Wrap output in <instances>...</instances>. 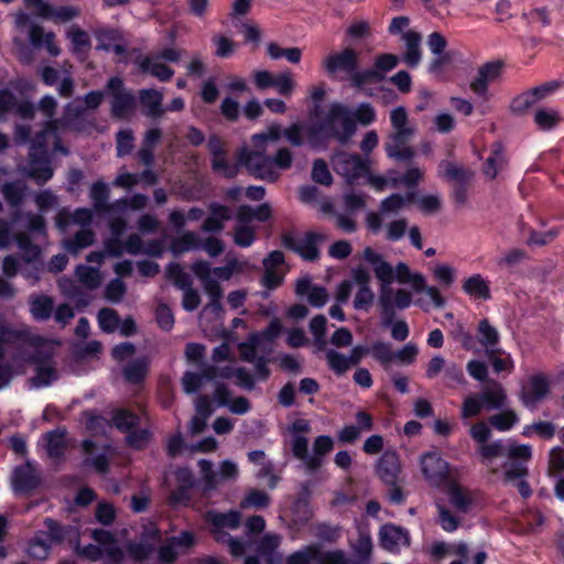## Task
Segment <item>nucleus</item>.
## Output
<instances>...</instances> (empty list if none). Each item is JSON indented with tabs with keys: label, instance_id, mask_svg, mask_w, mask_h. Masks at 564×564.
<instances>
[{
	"label": "nucleus",
	"instance_id": "obj_29",
	"mask_svg": "<svg viewBox=\"0 0 564 564\" xmlns=\"http://www.w3.org/2000/svg\"><path fill=\"white\" fill-rule=\"evenodd\" d=\"M83 453L86 455L85 464L95 468L99 474H107L109 471V458L106 453L93 456L97 444L89 438H86L80 444Z\"/></svg>",
	"mask_w": 564,
	"mask_h": 564
},
{
	"label": "nucleus",
	"instance_id": "obj_30",
	"mask_svg": "<svg viewBox=\"0 0 564 564\" xmlns=\"http://www.w3.org/2000/svg\"><path fill=\"white\" fill-rule=\"evenodd\" d=\"M207 521L214 527L213 530L223 531L221 529H237L241 522V513L237 510H229L227 512L208 511L206 514Z\"/></svg>",
	"mask_w": 564,
	"mask_h": 564
},
{
	"label": "nucleus",
	"instance_id": "obj_14",
	"mask_svg": "<svg viewBox=\"0 0 564 564\" xmlns=\"http://www.w3.org/2000/svg\"><path fill=\"white\" fill-rule=\"evenodd\" d=\"M12 489L18 495L33 492L41 484L40 476L31 462L17 466L12 471Z\"/></svg>",
	"mask_w": 564,
	"mask_h": 564
},
{
	"label": "nucleus",
	"instance_id": "obj_4",
	"mask_svg": "<svg viewBox=\"0 0 564 564\" xmlns=\"http://www.w3.org/2000/svg\"><path fill=\"white\" fill-rule=\"evenodd\" d=\"M390 123L392 132L384 142L388 158L405 166V172L401 176H423L424 171L415 161L416 152L410 145L414 129L408 126L409 115L405 107L399 106L390 112Z\"/></svg>",
	"mask_w": 564,
	"mask_h": 564
},
{
	"label": "nucleus",
	"instance_id": "obj_3",
	"mask_svg": "<svg viewBox=\"0 0 564 564\" xmlns=\"http://www.w3.org/2000/svg\"><path fill=\"white\" fill-rule=\"evenodd\" d=\"M356 132L349 107L333 102L325 116L306 128V142L314 150H324L332 140L347 143Z\"/></svg>",
	"mask_w": 564,
	"mask_h": 564
},
{
	"label": "nucleus",
	"instance_id": "obj_33",
	"mask_svg": "<svg viewBox=\"0 0 564 564\" xmlns=\"http://www.w3.org/2000/svg\"><path fill=\"white\" fill-rule=\"evenodd\" d=\"M30 312L37 322L50 319L54 312L53 299L44 294L32 296L30 300Z\"/></svg>",
	"mask_w": 564,
	"mask_h": 564
},
{
	"label": "nucleus",
	"instance_id": "obj_52",
	"mask_svg": "<svg viewBox=\"0 0 564 564\" xmlns=\"http://www.w3.org/2000/svg\"><path fill=\"white\" fill-rule=\"evenodd\" d=\"M561 118L556 110L553 109H539L534 115V122L541 130H551L555 128Z\"/></svg>",
	"mask_w": 564,
	"mask_h": 564
},
{
	"label": "nucleus",
	"instance_id": "obj_27",
	"mask_svg": "<svg viewBox=\"0 0 564 564\" xmlns=\"http://www.w3.org/2000/svg\"><path fill=\"white\" fill-rule=\"evenodd\" d=\"M141 105L147 108L145 115L151 118H161L165 110L162 107L163 94L154 88H143L139 90Z\"/></svg>",
	"mask_w": 564,
	"mask_h": 564
},
{
	"label": "nucleus",
	"instance_id": "obj_12",
	"mask_svg": "<svg viewBox=\"0 0 564 564\" xmlns=\"http://www.w3.org/2000/svg\"><path fill=\"white\" fill-rule=\"evenodd\" d=\"M333 165L339 176H375L369 161L357 153L341 152L333 159Z\"/></svg>",
	"mask_w": 564,
	"mask_h": 564
},
{
	"label": "nucleus",
	"instance_id": "obj_23",
	"mask_svg": "<svg viewBox=\"0 0 564 564\" xmlns=\"http://www.w3.org/2000/svg\"><path fill=\"white\" fill-rule=\"evenodd\" d=\"M379 540L382 549L393 552L400 544H409V534L405 529L387 523L380 529Z\"/></svg>",
	"mask_w": 564,
	"mask_h": 564
},
{
	"label": "nucleus",
	"instance_id": "obj_40",
	"mask_svg": "<svg viewBox=\"0 0 564 564\" xmlns=\"http://www.w3.org/2000/svg\"><path fill=\"white\" fill-rule=\"evenodd\" d=\"M486 356L490 361L494 371L500 373L502 371L511 372L513 369V361L509 354L505 352L499 347L486 351Z\"/></svg>",
	"mask_w": 564,
	"mask_h": 564
},
{
	"label": "nucleus",
	"instance_id": "obj_6",
	"mask_svg": "<svg viewBox=\"0 0 564 564\" xmlns=\"http://www.w3.org/2000/svg\"><path fill=\"white\" fill-rule=\"evenodd\" d=\"M369 184L376 187H382L391 183L393 187L404 185L406 188L405 195L391 194L386 197L380 204V212L391 213L397 212L405 206V204L414 203L417 198L416 188L422 178H366Z\"/></svg>",
	"mask_w": 564,
	"mask_h": 564
},
{
	"label": "nucleus",
	"instance_id": "obj_10",
	"mask_svg": "<svg viewBox=\"0 0 564 564\" xmlns=\"http://www.w3.org/2000/svg\"><path fill=\"white\" fill-rule=\"evenodd\" d=\"M551 393V382L546 375L539 372L530 376L522 383L519 400L529 410H535L538 404Z\"/></svg>",
	"mask_w": 564,
	"mask_h": 564
},
{
	"label": "nucleus",
	"instance_id": "obj_5",
	"mask_svg": "<svg viewBox=\"0 0 564 564\" xmlns=\"http://www.w3.org/2000/svg\"><path fill=\"white\" fill-rule=\"evenodd\" d=\"M322 67L329 78L348 79L351 87L361 89L364 85L356 83L359 70V54L355 48L346 47L339 52L330 53L322 61Z\"/></svg>",
	"mask_w": 564,
	"mask_h": 564
},
{
	"label": "nucleus",
	"instance_id": "obj_25",
	"mask_svg": "<svg viewBox=\"0 0 564 564\" xmlns=\"http://www.w3.org/2000/svg\"><path fill=\"white\" fill-rule=\"evenodd\" d=\"M402 39L405 42V52L403 54V62L410 68H416L422 59L421 41L422 36L419 32L408 31L404 32Z\"/></svg>",
	"mask_w": 564,
	"mask_h": 564
},
{
	"label": "nucleus",
	"instance_id": "obj_31",
	"mask_svg": "<svg viewBox=\"0 0 564 564\" xmlns=\"http://www.w3.org/2000/svg\"><path fill=\"white\" fill-rule=\"evenodd\" d=\"M477 341L485 348V351L495 349L500 344V334L488 318L480 319L477 325Z\"/></svg>",
	"mask_w": 564,
	"mask_h": 564
},
{
	"label": "nucleus",
	"instance_id": "obj_21",
	"mask_svg": "<svg viewBox=\"0 0 564 564\" xmlns=\"http://www.w3.org/2000/svg\"><path fill=\"white\" fill-rule=\"evenodd\" d=\"M207 150L210 155V165L214 172H228L230 163L226 142L218 134H210L207 140Z\"/></svg>",
	"mask_w": 564,
	"mask_h": 564
},
{
	"label": "nucleus",
	"instance_id": "obj_49",
	"mask_svg": "<svg viewBox=\"0 0 564 564\" xmlns=\"http://www.w3.org/2000/svg\"><path fill=\"white\" fill-rule=\"evenodd\" d=\"M127 551L134 562H142L151 556L154 551V545L145 541L143 536L140 542H130L127 545Z\"/></svg>",
	"mask_w": 564,
	"mask_h": 564
},
{
	"label": "nucleus",
	"instance_id": "obj_32",
	"mask_svg": "<svg viewBox=\"0 0 564 564\" xmlns=\"http://www.w3.org/2000/svg\"><path fill=\"white\" fill-rule=\"evenodd\" d=\"M138 67L143 74H151L162 83H167L174 75V69L162 63H152L150 56H143L137 62Z\"/></svg>",
	"mask_w": 564,
	"mask_h": 564
},
{
	"label": "nucleus",
	"instance_id": "obj_61",
	"mask_svg": "<svg viewBox=\"0 0 564 564\" xmlns=\"http://www.w3.org/2000/svg\"><path fill=\"white\" fill-rule=\"evenodd\" d=\"M158 326L164 332H171L175 324L174 314L165 303H160L154 312Z\"/></svg>",
	"mask_w": 564,
	"mask_h": 564
},
{
	"label": "nucleus",
	"instance_id": "obj_19",
	"mask_svg": "<svg viewBox=\"0 0 564 564\" xmlns=\"http://www.w3.org/2000/svg\"><path fill=\"white\" fill-rule=\"evenodd\" d=\"M401 471L399 455L395 451L388 449L383 452L376 465L378 477L386 485H395Z\"/></svg>",
	"mask_w": 564,
	"mask_h": 564
},
{
	"label": "nucleus",
	"instance_id": "obj_42",
	"mask_svg": "<svg viewBox=\"0 0 564 564\" xmlns=\"http://www.w3.org/2000/svg\"><path fill=\"white\" fill-rule=\"evenodd\" d=\"M76 275L79 282L89 290H95L100 285L101 276L98 268L78 264Z\"/></svg>",
	"mask_w": 564,
	"mask_h": 564
},
{
	"label": "nucleus",
	"instance_id": "obj_37",
	"mask_svg": "<svg viewBox=\"0 0 564 564\" xmlns=\"http://www.w3.org/2000/svg\"><path fill=\"white\" fill-rule=\"evenodd\" d=\"M95 242V232L89 228L78 230L73 238L64 240V248L73 254L78 253Z\"/></svg>",
	"mask_w": 564,
	"mask_h": 564
},
{
	"label": "nucleus",
	"instance_id": "obj_63",
	"mask_svg": "<svg viewBox=\"0 0 564 564\" xmlns=\"http://www.w3.org/2000/svg\"><path fill=\"white\" fill-rule=\"evenodd\" d=\"M355 552L357 558L352 560L351 564H369L372 552V541L370 536L361 535L355 545Z\"/></svg>",
	"mask_w": 564,
	"mask_h": 564
},
{
	"label": "nucleus",
	"instance_id": "obj_51",
	"mask_svg": "<svg viewBox=\"0 0 564 564\" xmlns=\"http://www.w3.org/2000/svg\"><path fill=\"white\" fill-rule=\"evenodd\" d=\"M34 372L35 375L32 377L31 381L37 388L48 387L58 379V372L53 365L46 367H35Z\"/></svg>",
	"mask_w": 564,
	"mask_h": 564
},
{
	"label": "nucleus",
	"instance_id": "obj_20",
	"mask_svg": "<svg viewBox=\"0 0 564 564\" xmlns=\"http://www.w3.org/2000/svg\"><path fill=\"white\" fill-rule=\"evenodd\" d=\"M477 395L486 411L501 410L508 400L506 389L497 380H489Z\"/></svg>",
	"mask_w": 564,
	"mask_h": 564
},
{
	"label": "nucleus",
	"instance_id": "obj_50",
	"mask_svg": "<svg viewBox=\"0 0 564 564\" xmlns=\"http://www.w3.org/2000/svg\"><path fill=\"white\" fill-rule=\"evenodd\" d=\"M318 555L319 547L316 545H308L290 554L286 557V564H311L313 562H317Z\"/></svg>",
	"mask_w": 564,
	"mask_h": 564
},
{
	"label": "nucleus",
	"instance_id": "obj_43",
	"mask_svg": "<svg viewBox=\"0 0 564 564\" xmlns=\"http://www.w3.org/2000/svg\"><path fill=\"white\" fill-rule=\"evenodd\" d=\"M138 160L147 167L142 173H129V172H119L116 176H158L152 170V165L154 164V149L147 148L141 144V148L137 152Z\"/></svg>",
	"mask_w": 564,
	"mask_h": 564
},
{
	"label": "nucleus",
	"instance_id": "obj_15",
	"mask_svg": "<svg viewBox=\"0 0 564 564\" xmlns=\"http://www.w3.org/2000/svg\"><path fill=\"white\" fill-rule=\"evenodd\" d=\"M356 425H345L337 432V440L341 444H354L360 437L362 432H370L375 427L373 416L371 413L359 410L355 414Z\"/></svg>",
	"mask_w": 564,
	"mask_h": 564
},
{
	"label": "nucleus",
	"instance_id": "obj_26",
	"mask_svg": "<svg viewBox=\"0 0 564 564\" xmlns=\"http://www.w3.org/2000/svg\"><path fill=\"white\" fill-rule=\"evenodd\" d=\"M462 290L474 300L488 301L491 299L489 281L479 273L467 278L462 285Z\"/></svg>",
	"mask_w": 564,
	"mask_h": 564
},
{
	"label": "nucleus",
	"instance_id": "obj_55",
	"mask_svg": "<svg viewBox=\"0 0 564 564\" xmlns=\"http://www.w3.org/2000/svg\"><path fill=\"white\" fill-rule=\"evenodd\" d=\"M67 35L72 41L75 53L86 52L91 47V41L88 33L79 26H72Z\"/></svg>",
	"mask_w": 564,
	"mask_h": 564
},
{
	"label": "nucleus",
	"instance_id": "obj_18",
	"mask_svg": "<svg viewBox=\"0 0 564 564\" xmlns=\"http://www.w3.org/2000/svg\"><path fill=\"white\" fill-rule=\"evenodd\" d=\"M237 165L246 167L253 176H265L269 172V155L260 150L242 147L237 152Z\"/></svg>",
	"mask_w": 564,
	"mask_h": 564
},
{
	"label": "nucleus",
	"instance_id": "obj_35",
	"mask_svg": "<svg viewBox=\"0 0 564 564\" xmlns=\"http://www.w3.org/2000/svg\"><path fill=\"white\" fill-rule=\"evenodd\" d=\"M149 372V362L145 358H138L123 367L124 380L130 384H141Z\"/></svg>",
	"mask_w": 564,
	"mask_h": 564
},
{
	"label": "nucleus",
	"instance_id": "obj_59",
	"mask_svg": "<svg viewBox=\"0 0 564 564\" xmlns=\"http://www.w3.org/2000/svg\"><path fill=\"white\" fill-rule=\"evenodd\" d=\"M134 148V135L130 129H121L116 134V149L118 156L131 153Z\"/></svg>",
	"mask_w": 564,
	"mask_h": 564
},
{
	"label": "nucleus",
	"instance_id": "obj_64",
	"mask_svg": "<svg viewBox=\"0 0 564 564\" xmlns=\"http://www.w3.org/2000/svg\"><path fill=\"white\" fill-rule=\"evenodd\" d=\"M438 524L445 532H454L458 529L460 520L448 508L437 505Z\"/></svg>",
	"mask_w": 564,
	"mask_h": 564
},
{
	"label": "nucleus",
	"instance_id": "obj_8",
	"mask_svg": "<svg viewBox=\"0 0 564 564\" xmlns=\"http://www.w3.org/2000/svg\"><path fill=\"white\" fill-rule=\"evenodd\" d=\"M326 239L324 234L306 231L304 237L297 240L293 232L288 231L281 236V245L286 250L299 254L303 260L314 262L319 259V243Z\"/></svg>",
	"mask_w": 564,
	"mask_h": 564
},
{
	"label": "nucleus",
	"instance_id": "obj_45",
	"mask_svg": "<svg viewBox=\"0 0 564 564\" xmlns=\"http://www.w3.org/2000/svg\"><path fill=\"white\" fill-rule=\"evenodd\" d=\"M15 242L19 249L24 252L26 262H31L40 257L41 249L32 241L29 232H18L15 235Z\"/></svg>",
	"mask_w": 564,
	"mask_h": 564
},
{
	"label": "nucleus",
	"instance_id": "obj_47",
	"mask_svg": "<svg viewBox=\"0 0 564 564\" xmlns=\"http://www.w3.org/2000/svg\"><path fill=\"white\" fill-rule=\"evenodd\" d=\"M51 543L40 534H35L29 542L28 554L34 560L44 561L47 558L51 551Z\"/></svg>",
	"mask_w": 564,
	"mask_h": 564
},
{
	"label": "nucleus",
	"instance_id": "obj_28",
	"mask_svg": "<svg viewBox=\"0 0 564 564\" xmlns=\"http://www.w3.org/2000/svg\"><path fill=\"white\" fill-rule=\"evenodd\" d=\"M30 158L34 171L28 172L23 176H53L50 153L43 144L34 147Z\"/></svg>",
	"mask_w": 564,
	"mask_h": 564
},
{
	"label": "nucleus",
	"instance_id": "obj_39",
	"mask_svg": "<svg viewBox=\"0 0 564 564\" xmlns=\"http://www.w3.org/2000/svg\"><path fill=\"white\" fill-rule=\"evenodd\" d=\"M489 424L499 432L510 431L518 422L519 416L512 409L503 410L489 417Z\"/></svg>",
	"mask_w": 564,
	"mask_h": 564
},
{
	"label": "nucleus",
	"instance_id": "obj_56",
	"mask_svg": "<svg viewBox=\"0 0 564 564\" xmlns=\"http://www.w3.org/2000/svg\"><path fill=\"white\" fill-rule=\"evenodd\" d=\"M350 118L355 121V126L360 123L362 126H369L376 120V110L369 102H361L352 111L350 110Z\"/></svg>",
	"mask_w": 564,
	"mask_h": 564
},
{
	"label": "nucleus",
	"instance_id": "obj_60",
	"mask_svg": "<svg viewBox=\"0 0 564 564\" xmlns=\"http://www.w3.org/2000/svg\"><path fill=\"white\" fill-rule=\"evenodd\" d=\"M326 359H327L328 367L337 376L344 375L351 366L348 357H346L341 352H338L337 350H334V349H329L326 352Z\"/></svg>",
	"mask_w": 564,
	"mask_h": 564
},
{
	"label": "nucleus",
	"instance_id": "obj_57",
	"mask_svg": "<svg viewBox=\"0 0 564 564\" xmlns=\"http://www.w3.org/2000/svg\"><path fill=\"white\" fill-rule=\"evenodd\" d=\"M539 102L536 96L533 94L532 88L518 95L511 101L510 108L513 113H524L531 107Z\"/></svg>",
	"mask_w": 564,
	"mask_h": 564
},
{
	"label": "nucleus",
	"instance_id": "obj_38",
	"mask_svg": "<svg viewBox=\"0 0 564 564\" xmlns=\"http://www.w3.org/2000/svg\"><path fill=\"white\" fill-rule=\"evenodd\" d=\"M448 500L449 503L462 513H467L474 503L469 492L457 484L451 485L448 489Z\"/></svg>",
	"mask_w": 564,
	"mask_h": 564
},
{
	"label": "nucleus",
	"instance_id": "obj_58",
	"mask_svg": "<svg viewBox=\"0 0 564 564\" xmlns=\"http://www.w3.org/2000/svg\"><path fill=\"white\" fill-rule=\"evenodd\" d=\"M90 196L94 202L95 209L98 213H105V207L107 206L109 199L108 186L104 182L97 181L91 186Z\"/></svg>",
	"mask_w": 564,
	"mask_h": 564
},
{
	"label": "nucleus",
	"instance_id": "obj_46",
	"mask_svg": "<svg viewBox=\"0 0 564 564\" xmlns=\"http://www.w3.org/2000/svg\"><path fill=\"white\" fill-rule=\"evenodd\" d=\"M166 278L172 280L174 285L180 290L188 289L193 283L191 275L186 273L177 262H171L166 267Z\"/></svg>",
	"mask_w": 564,
	"mask_h": 564
},
{
	"label": "nucleus",
	"instance_id": "obj_1",
	"mask_svg": "<svg viewBox=\"0 0 564 564\" xmlns=\"http://www.w3.org/2000/svg\"><path fill=\"white\" fill-rule=\"evenodd\" d=\"M469 434L479 444L478 453L484 460H491L496 457L508 458L502 465L506 482L529 475L528 463L532 459L531 445L519 444L512 438L507 441L496 440L488 443L491 430L485 422L475 423L470 427Z\"/></svg>",
	"mask_w": 564,
	"mask_h": 564
},
{
	"label": "nucleus",
	"instance_id": "obj_34",
	"mask_svg": "<svg viewBox=\"0 0 564 564\" xmlns=\"http://www.w3.org/2000/svg\"><path fill=\"white\" fill-rule=\"evenodd\" d=\"M153 438V433L149 427H133L124 434V444L133 451H144Z\"/></svg>",
	"mask_w": 564,
	"mask_h": 564
},
{
	"label": "nucleus",
	"instance_id": "obj_44",
	"mask_svg": "<svg viewBox=\"0 0 564 564\" xmlns=\"http://www.w3.org/2000/svg\"><path fill=\"white\" fill-rule=\"evenodd\" d=\"M202 246V240L194 231H186L180 238L175 239L171 245L173 253L178 254L192 249H198Z\"/></svg>",
	"mask_w": 564,
	"mask_h": 564
},
{
	"label": "nucleus",
	"instance_id": "obj_22",
	"mask_svg": "<svg viewBox=\"0 0 564 564\" xmlns=\"http://www.w3.org/2000/svg\"><path fill=\"white\" fill-rule=\"evenodd\" d=\"M109 414L110 417L107 422L108 426L116 429L122 434H126L133 427L139 426L141 423L140 414L129 408H115L110 411Z\"/></svg>",
	"mask_w": 564,
	"mask_h": 564
},
{
	"label": "nucleus",
	"instance_id": "obj_9",
	"mask_svg": "<svg viewBox=\"0 0 564 564\" xmlns=\"http://www.w3.org/2000/svg\"><path fill=\"white\" fill-rule=\"evenodd\" d=\"M419 349L415 344L408 343L398 351H392L391 344L384 341H376L371 345V357L377 360L383 368H387L390 362L397 360L401 365H412Z\"/></svg>",
	"mask_w": 564,
	"mask_h": 564
},
{
	"label": "nucleus",
	"instance_id": "obj_11",
	"mask_svg": "<svg viewBox=\"0 0 564 564\" xmlns=\"http://www.w3.org/2000/svg\"><path fill=\"white\" fill-rule=\"evenodd\" d=\"M400 63L398 55L383 53L376 56L373 66L365 68L356 76L358 85H370L381 83L386 79V74L394 69Z\"/></svg>",
	"mask_w": 564,
	"mask_h": 564
},
{
	"label": "nucleus",
	"instance_id": "obj_2",
	"mask_svg": "<svg viewBox=\"0 0 564 564\" xmlns=\"http://www.w3.org/2000/svg\"><path fill=\"white\" fill-rule=\"evenodd\" d=\"M362 258L372 265L373 273L380 282L378 306L380 308L381 323L389 327L397 316V310H406L412 304V294L405 289L393 290V267L383 259L382 254L371 247L364 249Z\"/></svg>",
	"mask_w": 564,
	"mask_h": 564
},
{
	"label": "nucleus",
	"instance_id": "obj_16",
	"mask_svg": "<svg viewBox=\"0 0 564 564\" xmlns=\"http://www.w3.org/2000/svg\"><path fill=\"white\" fill-rule=\"evenodd\" d=\"M505 63L500 59L487 62L478 68L477 76L471 80L469 87L477 96H485L489 84L501 76Z\"/></svg>",
	"mask_w": 564,
	"mask_h": 564
},
{
	"label": "nucleus",
	"instance_id": "obj_13",
	"mask_svg": "<svg viewBox=\"0 0 564 564\" xmlns=\"http://www.w3.org/2000/svg\"><path fill=\"white\" fill-rule=\"evenodd\" d=\"M421 469L432 486L440 487L449 480V464L437 453H425L421 458Z\"/></svg>",
	"mask_w": 564,
	"mask_h": 564
},
{
	"label": "nucleus",
	"instance_id": "obj_48",
	"mask_svg": "<svg viewBox=\"0 0 564 564\" xmlns=\"http://www.w3.org/2000/svg\"><path fill=\"white\" fill-rule=\"evenodd\" d=\"M79 8L74 6H61L57 8L51 6V10L46 12L44 19H54L57 23H66L79 17Z\"/></svg>",
	"mask_w": 564,
	"mask_h": 564
},
{
	"label": "nucleus",
	"instance_id": "obj_24",
	"mask_svg": "<svg viewBox=\"0 0 564 564\" xmlns=\"http://www.w3.org/2000/svg\"><path fill=\"white\" fill-rule=\"evenodd\" d=\"M508 159L501 142H494L490 147V153L484 163L485 176H497L506 171Z\"/></svg>",
	"mask_w": 564,
	"mask_h": 564
},
{
	"label": "nucleus",
	"instance_id": "obj_62",
	"mask_svg": "<svg viewBox=\"0 0 564 564\" xmlns=\"http://www.w3.org/2000/svg\"><path fill=\"white\" fill-rule=\"evenodd\" d=\"M213 44L216 46L215 55L220 58H229L234 55L237 44L225 35H214Z\"/></svg>",
	"mask_w": 564,
	"mask_h": 564
},
{
	"label": "nucleus",
	"instance_id": "obj_17",
	"mask_svg": "<svg viewBox=\"0 0 564 564\" xmlns=\"http://www.w3.org/2000/svg\"><path fill=\"white\" fill-rule=\"evenodd\" d=\"M66 435V427L58 426L55 430L44 433L41 437L43 447L45 448L48 458L56 463H61L65 459L68 448Z\"/></svg>",
	"mask_w": 564,
	"mask_h": 564
},
{
	"label": "nucleus",
	"instance_id": "obj_36",
	"mask_svg": "<svg viewBox=\"0 0 564 564\" xmlns=\"http://www.w3.org/2000/svg\"><path fill=\"white\" fill-rule=\"evenodd\" d=\"M85 112L83 105L68 104L61 119L62 124L73 131H83L85 128Z\"/></svg>",
	"mask_w": 564,
	"mask_h": 564
},
{
	"label": "nucleus",
	"instance_id": "obj_54",
	"mask_svg": "<svg viewBox=\"0 0 564 564\" xmlns=\"http://www.w3.org/2000/svg\"><path fill=\"white\" fill-rule=\"evenodd\" d=\"M46 531H40L37 534H40L45 540H48L51 545L53 543L59 544L65 539V532L63 527L54 519L46 518L44 521Z\"/></svg>",
	"mask_w": 564,
	"mask_h": 564
},
{
	"label": "nucleus",
	"instance_id": "obj_7",
	"mask_svg": "<svg viewBox=\"0 0 564 564\" xmlns=\"http://www.w3.org/2000/svg\"><path fill=\"white\" fill-rule=\"evenodd\" d=\"M106 93L111 96L110 112L116 119H127L137 109V98L131 89L124 86L123 79L112 76L106 84Z\"/></svg>",
	"mask_w": 564,
	"mask_h": 564
},
{
	"label": "nucleus",
	"instance_id": "obj_53",
	"mask_svg": "<svg viewBox=\"0 0 564 564\" xmlns=\"http://www.w3.org/2000/svg\"><path fill=\"white\" fill-rule=\"evenodd\" d=\"M97 317L99 327L105 333H113L120 324L119 314L113 308H101Z\"/></svg>",
	"mask_w": 564,
	"mask_h": 564
},
{
	"label": "nucleus",
	"instance_id": "obj_41",
	"mask_svg": "<svg viewBox=\"0 0 564 564\" xmlns=\"http://www.w3.org/2000/svg\"><path fill=\"white\" fill-rule=\"evenodd\" d=\"M270 496L261 489H250L240 501L241 509H265L270 505Z\"/></svg>",
	"mask_w": 564,
	"mask_h": 564
}]
</instances>
